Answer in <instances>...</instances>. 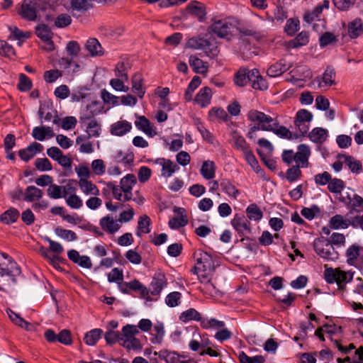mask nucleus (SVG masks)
Instances as JSON below:
<instances>
[{
	"mask_svg": "<svg viewBox=\"0 0 363 363\" xmlns=\"http://www.w3.org/2000/svg\"><path fill=\"white\" fill-rule=\"evenodd\" d=\"M3 260H0V290L6 291L12 284L16 283V277L21 269L15 260L5 252H0Z\"/></svg>",
	"mask_w": 363,
	"mask_h": 363,
	"instance_id": "f257e3e1",
	"label": "nucleus"
},
{
	"mask_svg": "<svg viewBox=\"0 0 363 363\" xmlns=\"http://www.w3.org/2000/svg\"><path fill=\"white\" fill-rule=\"evenodd\" d=\"M195 256L196 257V265L191 272L197 275L201 283H210L215 271L213 257L208 252L202 251L195 253Z\"/></svg>",
	"mask_w": 363,
	"mask_h": 363,
	"instance_id": "f03ea898",
	"label": "nucleus"
},
{
	"mask_svg": "<svg viewBox=\"0 0 363 363\" xmlns=\"http://www.w3.org/2000/svg\"><path fill=\"white\" fill-rule=\"evenodd\" d=\"M354 272L351 271H343L340 268H328L324 272L325 281L329 284L336 283L338 289L345 291L346 284L352 281Z\"/></svg>",
	"mask_w": 363,
	"mask_h": 363,
	"instance_id": "7ed1b4c3",
	"label": "nucleus"
},
{
	"mask_svg": "<svg viewBox=\"0 0 363 363\" xmlns=\"http://www.w3.org/2000/svg\"><path fill=\"white\" fill-rule=\"evenodd\" d=\"M139 333L138 327L134 325H126L121 333V345L128 350L141 349V345L135 335Z\"/></svg>",
	"mask_w": 363,
	"mask_h": 363,
	"instance_id": "20e7f679",
	"label": "nucleus"
},
{
	"mask_svg": "<svg viewBox=\"0 0 363 363\" xmlns=\"http://www.w3.org/2000/svg\"><path fill=\"white\" fill-rule=\"evenodd\" d=\"M313 248L317 255L325 259L335 260L338 258V253L332 243L324 238L315 239Z\"/></svg>",
	"mask_w": 363,
	"mask_h": 363,
	"instance_id": "39448f33",
	"label": "nucleus"
},
{
	"mask_svg": "<svg viewBox=\"0 0 363 363\" xmlns=\"http://www.w3.org/2000/svg\"><path fill=\"white\" fill-rule=\"evenodd\" d=\"M247 119L253 123L261 126V130H272L271 125L274 123V118L255 109L250 110L247 113Z\"/></svg>",
	"mask_w": 363,
	"mask_h": 363,
	"instance_id": "423d86ee",
	"label": "nucleus"
},
{
	"mask_svg": "<svg viewBox=\"0 0 363 363\" xmlns=\"http://www.w3.org/2000/svg\"><path fill=\"white\" fill-rule=\"evenodd\" d=\"M234 25L228 18H213V23L209 26L210 30L219 38H227L231 34Z\"/></svg>",
	"mask_w": 363,
	"mask_h": 363,
	"instance_id": "0eeeda50",
	"label": "nucleus"
},
{
	"mask_svg": "<svg viewBox=\"0 0 363 363\" xmlns=\"http://www.w3.org/2000/svg\"><path fill=\"white\" fill-rule=\"evenodd\" d=\"M313 119V114L306 109L299 110L294 119V125L301 135L306 134Z\"/></svg>",
	"mask_w": 363,
	"mask_h": 363,
	"instance_id": "6e6552de",
	"label": "nucleus"
},
{
	"mask_svg": "<svg viewBox=\"0 0 363 363\" xmlns=\"http://www.w3.org/2000/svg\"><path fill=\"white\" fill-rule=\"evenodd\" d=\"M39 9V0H24L19 13L25 19L35 21Z\"/></svg>",
	"mask_w": 363,
	"mask_h": 363,
	"instance_id": "1a4fd4ad",
	"label": "nucleus"
},
{
	"mask_svg": "<svg viewBox=\"0 0 363 363\" xmlns=\"http://www.w3.org/2000/svg\"><path fill=\"white\" fill-rule=\"evenodd\" d=\"M231 224L240 236L251 233V223L244 216L236 214L231 220Z\"/></svg>",
	"mask_w": 363,
	"mask_h": 363,
	"instance_id": "9d476101",
	"label": "nucleus"
},
{
	"mask_svg": "<svg viewBox=\"0 0 363 363\" xmlns=\"http://www.w3.org/2000/svg\"><path fill=\"white\" fill-rule=\"evenodd\" d=\"M99 225L104 232L111 235L115 234L121 227L118 220L115 219L111 215L102 217L99 220Z\"/></svg>",
	"mask_w": 363,
	"mask_h": 363,
	"instance_id": "9b49d317",
	"label": "nucleus"
},
{
	"mask_svg": "<svg viewBox=\"0 0 363 363\" xmlns=\"http://www.w3.org/2000/svg\"><path fill=\"white\" fill-rule=\"evenodd\" d=\"M94 114L90 116H81L80 123L86 125L88 138L99 137L101 132V125L94 118H91Z\"/></svg>",
	"mask_w": 363,
	"mask_h": 363,
	"instance_id": "f8f14e48",
	"label": "nucleus"
},
{
	"mask_svg": "<svg viewBox=\"0 0 363 363\" xmlns=\"http://www.w3.org/2000/svg\"><path fill=\"white\" fill-rule=\"evenodd\" d=\"M136 184V179L135 177L132 174H129L123 177L121 179V188L123 190V192L124 193L123 195V201H128L132 199L133 194L132 190L133 186Z\"/></svg>",
	"mask_w": 363,
	"mask_h": 363,
	"instance_id": "ddd939ff",
	"label": "nucleus"
},
{
	"mask_svg": "<svg viewBox=\"0 0 363 363\" xmlns=\"http://www.w3.org/2000/svg\"><path fill=\"white\" fill-rule=\"evenodd\" d=\"M43 150V146L38 143L33 142L26 148L21 149L18 151V156L24 162H28L33 158L37 153Z\"/></svg>",
	"mask_w": 363,
	"mask_h": 363,
	"instance_id": "4468645a",
	"label": "nucleus"
},
{
	"mask_svg": "<svg viewBox=\"0 0 363 363\" xmlns=\"http://www.w3.org/2000/svg\"><path fill=\"white\" fill-rule=\"evenodd\" d=\"M136 118L137 120L135 121V125L138 130L143 131L151 138L157 135L155 128L145 116L136 115Z\"/></svg>",
	"mask_w": 363,
	"mask_h": 363,
	"instance_id": "2eb2a0df",
	"label": "nucleus"
},
{
	"mask_svg": "<svg viewBox=\"0 0 363 363\" xmlns=\"http://www.w3.org/2000/svg\"><path fill=\"white\" fill-rule=\"evenodd\" d=\"M155 163L162 167L161 175L165 178L172 177L179 169L177 164L169 159L158 158L155 160Z\"/></svg>",
	"mask_w": 363,
	"mask_h": 363,
	"instance_id": "dca6fc26",
	"label": "nucleus"
},
{
	"mask_svg": "<svg viewBox=\"0 0 363 363\" xmlns=\"http://www.w3.org/2000/svg\"><path fill=\"white\" fill-rule=\"evenodd\" d=\"M36 35L42 40L47 43L48 50L51 51L54 49V43L52 41V33L50 28L45 24H40L36 27Z\"/></svg>",
	"mask_w": 363,
	"mask_h": 363,
	"instance_id": "f3484780",
	"label": "nucleus"
},
{
	"mask_svg": "<svg viewBox=\"0 0 363 363\" xmlns=\"http://www.w3.org/2000/svg\"><path fill=\"white\" fill-rule=\"evenodd\" d=\"M311 155L310 148L304 144L298 146V151L295 153V162L299 164L301 167H307L308 166V157Z\"/></svg>",
	"mask_w": 363,
	"mask_h": 363,
	"instance_id": "a211bd4d",
	"label": "nucleus"
},
{
	"mask_svg": "<svg viewBox=\"0 0 363 363\" xmlns=\"http://www.w3.org/2000/svg\"><path fill=\"white\" fill-rule=\"evenodd\" d=\"M212 94V90L210 87H203L196 95L194 101L201 108L206 107L211 104Z\"/></svg>",
	"mask_w": 363,
	"mask_h": 363,
	"instance_id": "6ab92c4d",
	"label": "nucleus"
},
{
	"mask_svg": "<svg viewBox=\"0 0 363 363\" xmlns=\"http://www.w3.org/2000/svg\"><path fill=\"white\" fill-rule=\"evenodd\" d=\"M291 67L289 63L281 60L278 62L272 65L267 69V74L270 77H277L288 71Z\"/></svg>",
	"mask_w": 363,
	"mask_h": 363,
	"instance_id": "aec40b11",
	"label": "nucleus"
},
{
	"mask_svg": "<svg viewBox=\"0 0 363 363\" xmlns=\"http://www.w3.org/2000/svg\"><path fill=\"white\" fill-rule=\"evenodd\" d=\"M132 125L127 121H119L111 125V133L116 136H123L129 133Z\"/></svg>",
	"mask_w": 363,
	"mask_h": 363,
	"instance_id": "412c9836",
	"label": "nucleus"
},
{
	"mask_svg": "<svg viewBox=\"0 0 363 363\" xmlns=\"http://www.w3.org/2000/svg\"><path fill=\"white\" fill-rule=\"evenodd\" d=\"M85 48L91 57L102 56L104 54L103 48L96 38L87 40Z\"/></svg>",
	"mask_w": 363,
	"mask_h": 363,
	"instance_id": "4be33fe9",
	"label": "nucleus"
},
{
	"mask_svg": "<svg viewBox=\"0 0 363 363\" xmlns=\"http://www.w3.org/2000/svg\"><path fill=\"white\" fill-rule=\"evenodd\" d=\"M233 147L241 151L243 153L250 150V145L247 143L245 139L237 130H233L231 133Z\"/></svg>",
	"mask_w": 363,
	"mask_h": 363,
	"instance_id": "5701e85b",
	"label": "nucleus"
},
{
	"mask_svg": "<svg viewBox=\"0 0 363 363\" xmlns=\"http://www.w3.org/2000/svg\"><path fill=\"white\" fill-rule=\"evenodd\" d=\"M166 285L167 280L164 275L162 274H155L151 283V294L153 296L159 295Z\"/></svg>",
	"mask_w": 363,
	"mask_h": 363,
	"instance_id": "b1692460",
	"label": "nucleus"
},
{
	"mask_svg": "<svg viewBox=\"0 0 363 363\" xmlns=\"http://www.w3.org/2000/svg\"><path fill=\"white\" fill-rule=\"evenodd\" d=\"M189 63L196 73L203 74L208 72V63L196 56L191 55L189 59Z\"/></svg>",
	"mask_w": 363,
	"mask_h": 363,
	"instance_id": "393cba45",
	"label": "nucleus"
},
{
	"mask_svg": "<svg viewBox=\"0 0 363 363\" xmlns=\"http://www.w3.org/2000/svg\"><path fill=\"white\" fill-rule=\"evenodd\" d=\"M78 184L80 190L86 195H99V189L98 187L88 179H79Z\"/></svg>",
	"mask_w": 363,
	"mask_h": 363,
	"instance_id": "a878e982",
	"label": "nucleus"
},
{
	"mask_svg": "<svg viewBox=\"0 0 363 363\" xmlns=\"http://www.w3.org/2000/svg\"><path fill=\"white\" fill-rule=\"evenodd\" d=\"M132 83V91L138 95V96L142 99L145 94V89L143 87V78L140 74H135L131 79Z\"/></svg>",
	"mask_w": 363,
	"mask_h": 363,
	"instance_id": "bb28decb",
	"label": "nucleus"
},
{
	"mask_svg": "<svg viewBox=\"0 0 363 363\" xmlns=\"http://www.w3.org/2000/svg\"><path fill=\"white\" fill-rule=\"evenodd\" d=\"M43 197V191L35 186H28L24 192L23 200L27 202H33Z\"/></svg>",
	"mask_w": 363,
	"mask_h": 363,
	"instance_id": "cd10ccee",
	"label": "nucleus"
},
{
	"mask_svg": "<svg viewBox=\"0 0 363 363\" xmlns=\"http://www.w3.org/2000/svg\"><path fill=\"white\" fill-rule=\"evenodd\" d=\"M164 333L163 323H157L155 324L151 333V342L152 344H161L163 341Z\"/></svg>",
	"mask_w": 363,
	"mask_h": 363,
	"instance_id": "c85d7f7f",
	"label": "nucleus"
},
{
	"mask_svg": "<svg viewBox=\"0 0 363 363\" xmlns=\"http://www.w3.org/2000/svg\"><path fill=\"white\" fill-rule=\"evenodd\" d=\"M328 130L323 128H315L309 133L308 138L315 143H322L326 140Z\"/></svg>",
	"mask_w": 363,
	"mask_h": 363,
	"instance_id": "c756f323",
	"label": "nucleus"
},
{
	"mask_svg": "<svg viewBox=\"0 0 363 363\" xmlns=\"http://www.w3.org/2000/svg\"><path fill=\"white\" fill-rule=\"evenodd\" d=\"M20 216L19 211L11 207L0 216V220L4 224H11L16 222Z\"/></svg>",
	"mask_w": 363,
	"mask_h": 363,
	"instance_id": "7c9ffc66",
	"label": "nucleus"
},
{
	"mask_svg": "<svg viewBox=\"0 0 363 363\" xmlns=\"http://www.w3.org/2000/svg\"><path fill=\"white\" fill-rule=\"evenodd\" d=\"M335 72L334 69L328 67L323 73L321 80L319 82V87L327 89L332 86L335 83Z\"/></svg>",
	"mask_w": 363,
	"mask_h": 363,
	"instance_id": "2f4dec72",
	"label": "nucleus"
},
{
	"mask_svg": "<svg viewBox=\"0 0 363 363\" xmlns=\"http://www.w3.org/2000/svg\"><path fill=\"white\" fill-rule=\"evenodd\" d=\"M245 159L248 164L251 166V167L258 174L260 177H262L264 174L263 170L260 168L258 161L254 155L252 151L249 150L248 151L243 153Z\"/></svg>",
	"mask_w": 363,
	"mask_h": 363,
	"instance_id": "473e14b6",
	"label": "nucleus"
},
{
	"mask_svg": "<svg viewBox=\"0 0 363 363\" xmlns=\"http://www.w3.org/2000/svg\"><path fill=\"white\" fill-rule=\"evenodd\" d=\"M363 33V23L359 18H356L349 23L348 33L352 38H356Z\"/></svg>",
	"mask_w": 363,
	"mask_h": 363,
	"instance_id": "72a5a7b5",
	"label": "nucleus"
},
{
	"mask_svg": "<svg viewBox=\"0 0 363 363\" xmlns=\"http://www.w3.org/2000/svg\"><path fill=\"white\" fill-rule=\"evenodd\" d=\"M308 41V33L306 31H302L294 39L290 40L288 43V45L291 48H298L306 45Z\"/></svg>",
	"mask_w": 363,
	"mask_h": 363,
	"instance_id": "f704fd0d",
	"label": "nucleus"
},
{
	"mask_svg": "<svg viewBox=\"0 0 363 363\" xmlns=\"http://www.w3.org/2000/svg\"><path fill=\"white\" fill-rule=\"evenodd\" d=\"M350 225H351V221L339 214L333 216L330 220V225L333 229H345Z\"/></svg>",
	"mask_w": 363,
	"mask_h": 363,
	"instance_id": "c9c22d12",
	"label": "nucleus"
},
{
	"mask_svg": "<svg viewBox=\"0 0 363 363\" xmlns=\"http://www.w3.org/2000/svg\"><path fill=\"white\" fill-rule=\"evenodd\" d=\"M179 320L183 323H187L191 320L201 321V315L196 309L189 308L180 314Z\"/></svg>",
	"mask_w": 363,
	"mask_h": 363,
	"instance_id": "e433bc0d",
	"label": "nucleus"
},
{
	"mask_svg": "<svg viewBox=\"0 0 363 363\" xmlns=\"http://www.w3.org/2000/svg\"><path fill=\"white\" fill-rule=\"evenodd\" d=\"M272 130L268 131L273 132L280 138L290 139L291 138V132L285 126L280 125L277 120L274 119V123L271 125Z\"/></svg>",
	"mask_w": 363,
	"mask_h": 363,
	"instance_id": "4c0bfd02",
	"label": "nucleus"
},
{
	"mask_svg": "<svg viewBox=\"0 0 363 363\" xmlns=\"http://www.w3.org/2000/svg\"><path fill=\"white\" fill-rule=\"evenodd\" d=\"M103 330L101 329H93L86 333L84 340L86 345L94 346L96 344L97 341L101 338Z\"/></svg>",
	"mask_w": 363,
	"mask_h": 363,
	"instance_id": "58836bf2",
	"label": "nucleus"
},
{
	"mask_svg": "<svg viewBox=\"0 0 363 363\" xmlns=\"http://www.w3.org/2000/svg\"><path fill=\"white\" fill-rule=\"evenodd\" d=\"M186 46L194 50H204L206 47H210V43L203 38L194 37L187 41Z\"/></svg>",
	"mask_w": 363,
	"mask_h": 363,
	"instance_id": "ea45409f",
	"label": "nucleus"
},
{
	"mask_svg": "<svg viewBox=\"0 0 363 363\" xmlns=\"http://www.w3.org/2000/svg\"><path fill=\"white\" fill-rule=\"evenodd\" d=\"M151 220L149 216L144 215L140 217L138 223L137 235L140 237L143 233L147 234L150 232Z\"/></svg>",
	"mask_w": 363,
	"mask_h": 363,
	"instance_id": "a19ab883",
	"label": "nucleus"
},
{
	"mask_svg": "<svg viewBox=\"0 0 363 363\" xmlns=\"http://www.w3.org/2000/svg\"><path fill=\"white\" fill-rule=\"evenodd\" d=\"M220 186L222 190L229 196L233 197L235 199H237L239 194V191L235 188V186L231 183L230 180L226 179H222L220 183Z\"/></svg>",
	"mask_w": 363,
	"mask_h": 363,
	"instance_id": "79ce46f5",
	"label": "nucleus"
},
{
	"mask_svg": "<svg viewBox=\"0 0 363 363\" xmlns=\"http://www.w3.org/2000/svg\"><path fill=\"white\" fill-rule=\"evenodd\" d=\"M344 158V163L349 167L352 172L359 174L362 170L361 162L350 155L342 156Z\"/></svg>",
	"mask_w": 363,
	"mask_h": 363,
	"instance_id": "37998d69",
	"label": "nucleus"
},
{
	"mask_svg": "<svg viewBox=\"0 0 363 363\" xmlns=\"http://www.w3.org/2000/svg\"><path fill=\"white\" fill-rule=\"evenodd\" d=\"M345 186V184L343 180L331 177L328 184V189L331 193L338 194L342 192Z\"/></svg>",
	"mask_w": 363,
	"mask_h": 363,
	"instance_id": "c03bdc74",
	"label": "nucleus"
},
{
	"mask_svg": "<svg viewBox=\"0 0 363 363\" xmlns=\"http://www.w3.org/2000/svg\"><path fill=\"white\" fill-rule=\"evenodd\" d=\"M94 0H69L71 8L77 11H86L93 6Z\"/></svg>",
	"mask_w": 363,
	"mask_h": 363,
	"instance_id": "a18cd8bd",
	"label": "nucleus"
},
{
	"mask_svg": "<svg viewBox=\"0 0 363 363\" xmlns=\"http://www.w3.org/2000/svg\"><path fill=\"white\" fill-rule=\"evenodd\" d=\"M201 174L206 179H211L215 177V165L213 162L206 161L201 168Z\"/></svg>",
	"mask_w": 363,
	"mask_h": 363,
	"instance_id": "49530a36",
	"label": "nucleus"
},
{
	"mask_svg": "<svg viewBox=\"0 0 363 363\" xmlns=\"http://www.w3.org/2000/svg\"><path fill=\"white\" fill-rule=\"evenodd\" d=\"M201 82L199 77L195 76L193 77L184 93V99L186 101H189L192 100L193 93L201 84Z\"/></svg>",
	"mask_w": 363,
	"mask_h": 363,
	"instance_id": "de8ad7c7",
	"label": "nucleus"
},
{
	"mask_svg": "<svg viewBox=\"0 0 363 363\" xmlns=\"http://www.w3.org/2000/svg\"><path fill=\"white\" fill-rule=\"evenodd\" d=\"M247 217L250 220L259 221L263 217V213L255 203L250 204L246 209Z\"/></svg>",
	"mask_w": 363,
	"mask_h": 363,
	"instance_id": "09e8293b",
	"label": "nucleus"
},
{
	"mask_svg": "<svg viewBox=\"0 0 363 363\" xmlns=\"http://www.w3.org/2000/svg\"><path fill=\"white\" fill-rule=\"evenodd\" d=\"M129 65L123 62H118L114 69L115 75L117 78L128 81V72Z\"/></svg>",
	"mask_w": 363,
	"mask_h": 363,
	"instance_id": "8fccbe9b",
	"label": "nucleus"
},
{
	"mask_svg": "<svg viewBox=\"0 0 363 363\" xmlns=\"http://www.w3.org/2000/svg\"><path fill=\"white\" fill-rule=\"evenodd\" d=\"M158 357L167 363H178L180 361L179 355L176 352L165 350L158 352Z\"/></svg>",
	"mask_w": 363,
	"mask_h": 363,
	"instance_id": "3c124183",
	"label": "nucleus"
},
{
	"mask_svg": "<svg viewBox=\"0 0 363 363\" xmlns=\"http://www.w3.org/2000/svg\"><path fill=\"white\" fill-rule=\"evenodd\" d=\"M55 233L60 238L67 240L68 241H74L77 239L76 233L70 230H66L62 228H57L55 230Z\"/></svg>",
	"mask_w": 363,
	"mask_h": 363,
	"instance_id": "603ef678",
	"label": "nucleus"
},
{
	"mask_svg": "<svg viewBox=\"0 0 363 363\" xmlns=\"http://www.w3.org/2000/svg\"><path fill=\"white\" fill-rule=\"evenodd\" d=\"M182 294L178 291L169 293L165 298V303L169 307H175L181 303Z\"/></svg>",
	"mask_w": 363,
	"mask_h": 363,
	"instance_id": "864d4df0",
	"label": "nucleus"
},
{
	"mask_svg": "<svg viewBox=\"0 0 363 363\" xmlns=\"http://www.w3.org/2000/svg\"><path fill=\"white\" fill-rule=\"evenodd\" d=\"M238 357L240 363H264V359L261 355L249 357L245 352H240Z\"/></svg>",
	"mask_w": 363,
	"mask_h": 363,
	"instance_id": "5fc2aeb1",
	"label": "nucleus"
},
{
	"mask_svg": "<svg viewBox=\"0 0 363 363\" xmlns=\"http://www.w3.org/2000/svg\"><path fill=\"white\" fill-rule=\"evenodd\" d=\"M301 167L299 164H296L292 167L287 169L286 172V177L288 181L293 182L298 179L301 177Z\"/></svg>",
	"mask_w": 363,
	"mask_h": 363,
	"instance_id": "6e6d98bb",
	"label": "nucleus"
},
{
	"mask_svg": "<svg viewBox=\"0 0 363 363\" xmlns=\"http://www.w3.org/2000/svg\"><path fill=\"white\" fill-rule=\"evenodd\" d=\"M121 333L118 331H115L111 329H108L104 335V338L106 342L108 345H113L117 342H121Z\"/></svg>",
	"mask_w": 363,
	"mask_h": 363,
	"instance_id": "4d7b16f0",
	"label": "nucleus"
},
{
	"mask_svg": "<svg viewBox=\"0 0 363 363\" xmlns=\"http://www.w3.org/2000/svg\"><path fill=\"white\" fill-rule=\"evenodd\" d=\"M359 251L360 247L357 245H352L347 250L346 256L349 264H352L357 259L359 256Z\"/></svg>",
	"mask_w": 363,
	"mask_h": 363,
	"instance_id": "13d9d810",
	"label": "nucleus"
},
{
	"mask_svg": "<svg viewBox=\"0 0 363 363\" xmlns=\"http://www.w3.org/2000/svg\"><path fill=\"white\" fill-rule=\"evenodd\" d=\"M66 203L73 209H79L83 205L82 200L76 194L68 196L67 198H66Z\"/></svg>",
	"mask_w": 363,
	"mask_h": 363,
	"instance_id": "bf43d9fd",
	"label": "nucleus"
},
{
	"mask_svg": "<svg viewBox=\"0 0 363 363\" xmlns=\"http://www.w3.org/2000/svg\"><path fill=\"white\" fill-rule=\"evenodd\" d=\"M247 69H240L239 71L235 74L234 78V82L237 86H244L247 83Z\"/></svg>",
	"mask_w": 363,
	"mask_h": 363,
	"instance_id": "052dcab7",
	"label": "nucleus"
},
{
	"mask_svg": "<svg viewBox=\"0 0 363 363\" xmlns=\"http://www.w3.org/2000/svg\"><path fill=\"white\" fill-rule=\"evenodd\" d=\"M225 323L223 321L218 320L216 318H211L209 320H204L201 321V326L208 329L210 328L220 329L225 327Z\"/></svg>",
	"mask_w": 363,
	"mask_h": 363,
	"instance_id": "680f3d73",
	"label": "nucleus"
},
{
	"mask_svg": "<svg viewBox=\"0 0 363 363\" xmlns=\"http://www.w3.org/2000/svg\"><path fill=\"white\" fill-rule=\"evenodd\" d=\"M72 23V18L67 13H62L58 15L55 21V25L57 28H64L70 25Z\"/></svg>",
	"mask_w": 363,
	"mask_h": 363,
	"instance_id": "e2e57ef3",
	"label": "nucleus"
},
{
	"mask_svg": "<svg viewBox=\"0 0 363 363\" xmlns=\"http://www.w3.org/2000/svg\"><path fill=\"white\" fill-rule=\"evenodd\" d=\"M35 166L40 172L50 171L52 169V164L46 157L38 158L35 162Z\"/></svg>",
	"mask_w": 363,
	"mask_h": 363,
	"instance_id": "0e129e2a",
	"label": "nucleus"
},
{
	"mask_svg": "<svg viewBox=\"0 0 363 363\" xmlns=\"http://www.w3.org/2000/svg\"><path fill=\"white\" fill-rule=\"evenodd\" d=\"M321 7L316 6L313 11L306 13L303 19L306 22L311 23L315 20H320V15L321 14Z\"/></svg>",
	"mask_w": 363,
	"mask_h": 363,
	"instance_id": "69168bd1",
	"label": "nucleus"
},
{
	"mask_svg": "<svg viewBox=\"0 0 363 363\" xmlns=\"http://www.w3.org/2000/svg\"><path fill=\"white\" fill-rule=\"evenodd\" d=\"M47 194L48 196L54 199L62 197V186H58L52 183L47 189Z\"/></svg>",
	"mask_w": 363,
	"mask_h": 363,
	"instance_id": "338daca9",
	"label": "nucleus"
},
{
	"mask_svg": "<svg viewBox=\"0 0 363 363\" xmlns=\"http://www.w3.org/2000/svg\"><path fill=\"white\" fill-rule=\"evenodd\" d=\"M62 77V72L58 69H50L44 72V79L48 83H53Z\"/></svg>",
	"mask_w": 363,
	"mask_h": 363,
	"instance_id": "774afa93",
	"label": "nucleus"
}]
</instances>
